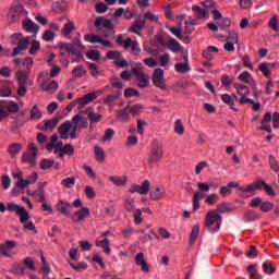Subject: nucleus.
I'll use <instances>...</instances> for the list:
<instances>
[{
  "mask_svg": "<svg viewBox=\"0 0 279 279\" xmlns=\"http://www.w3.org/2000/svg\"><path fill=\"white\" fill-rule=\"evenodd\" d=\"M94 26L98 35L86 34L84 40L90 43V45L99 44L104 47H112V43H110V40H114V24H112V21L99 16L96 19Z\"/></svg>",
  "mask_w": 279,
  "mask_h": 279,
  "instance_id": "nucleus-1",
  "label": "nucleus"
},
{
  "mask_svg": "<svg viewBox=\"0 0 279 279\" xmlns=\"http://www.w3.org/2000/svg\"><path fill=\"white\" fill-rule=\"evenodd\" d=\"M265 181L259 180L253 182L250 185L238 187V195L243 199H247L248 197H254L256 195V191H264L265 189Z\"/></svg>",
  "mask_w": 279,
  "mask_h": 279,
  "instance_id": "nucleus-2",
  "label": "nucleus"
},
{
  "mask_svg": "<svg viewBox=\"0 0 279 279\" xmlns=\"http://www.w3.org/2000/svg\"><path fill=\"white\" fill-rule=\"evenodd\" d=\"M205 227L209 232H218L221 228V215L217 210H209L206 215Z\"/></svg>",
  "mask_w": 279,
  "mask_h": 279,
  "instance_id": "nucleus-3",
  "label": "nucleus"
},
{
  "mask_svg": "<svg viewBox=\"0 0 279 279\" xmlns=\"http://www.w3.org/2000/svg\"><path fill=\"white\" fill-rule=\"evenodd\" d=\"M162 156H165V150L162 149V143L159 141H153L150 145V153L148 156V162L149 165H156V162H159L162 160Z\"/></svg>",
  "mask_w": 279,
  "mask_h": 279,
  "instance_id": "nucleus-4",
  "label": "nucleus"
},
{
  "mask_svg": "<svg viewBox=\"0 0 279 279\" xmlns=\"http://www.w3.org/2000/svg\"><path fill=\"white\" fill-rule=\"evenodd\" d=\"M13 45H17L13 49L12 56H19L21 51L27 50V47H29V37H23V34L15 33L12 35Z\"/></svg>",
  "mask_w": 279,
  "mask_h": 279,
  "instance_id": "nucleus-5",
  "label": "nucleus"
},
{
  "mask_svg": "<svg viewBox=\"0 0 279 279\" xmlns=\"http://www.w3.org/2000/svg\"><path fill=\"white\" fill-rule=\"evenodd\" d=\"M38 156V147L36 144L29 143L28 150L22 155V162H26L31 167H36V157Z\"/></svg>",
  "mask_w": 279,
  "mask_h": 279,
  "instance_id": "nucleus-6",
  "label": "nucleus"
},
{
  "mask_svg": "<svg viewBox=\"0 0 279 279\" xmlns=\"http://www.w3.org/2000/svg\"><path fill=\"white\" fill-rule=\"evenodd\" d=\"M153 84L161 90H167V84H165V70L160 68L154 70Z\"/></svg>",
  "mask_w": 279,
  "mask_h": 279,
  "instance_id": "nucleus-7",
  "label": "nucleus"
},
{
  "mask_svg": "<svg viewBox=\"0 0 279 279\" xmlns=\"http://www.w3.org/2000/svg\"><path fill=\"white\" fill-rule=\"evenodd\" d=\"M16 247V241L14 240H7L4 243L0 244V254L5 256L7 258L12 257V250Z\"/></svg>",
  "mask_w": 279,
  "mask_h": 279,
  "instance_id": "nucleus-8",
  "label": "nucleus"
},
{
  "mask_svg": "<svg viewBox=\"0 0 279 279\" xmlns=\"http://www.w3.org/2000/svg\"><path fill=\"white\" fill-rule=\"evenodd\" d=\"M161 47H167V49L172 51V53H180L184 51V47H182V44L175 40V38H170L167 43V46L165 45V41H161Z\"/></svg>",
  "mask_w": 279,
  "mask_h": 279,
  "instance_id": "nucleus-9",
  "label": "nucleus"
},
{
  "mask_svg": "<svg viewBox=\"0 0 279 279\" xmlns=\"http://www.w3.org/2000/svg\"><path fill=\"white\" fill-rule=\"evenodd\" d=\"M60 123V118H52L50 120H44L43 124H39V130L43 132H53Z\"/></svg>",
  "mask_w": 279,
  "mask_h": 279,
  "instance_id": "nucleus-10",
  "label": "nucleus"
},
{
  "mask_svg": "<svg viewBox=\"0 0 279 279\" xmlns=\"http://www.w3.org/2000/svg\"><path fill=\"white\" fill-rule=\"evenodd\" d=\"M71 128H73V124L69 120L59 125L58 132L62 141H68L71 137Z\"/></svg>",
  "mask_w": 279,
  "mask_h": 279,
  "instance_id": "nucleus-11",
  "label": "nucleus"
},
{
  "mask_svg": "<svg viewBox=\"0 0 279 279\" xmlns=\"http://www.w3.org/2000/svg\"><path fill=\"white\" fill-rule=\"evenodd\" d=\"M45 186H47V182H39L38 189L32 193V196L38 198L40 204H45L47 199V193L45 192Z\"/></svg>",
  "mask_w": 279,
  "mask_h": 279,
  "instance_id": "nucleus-12",
  "label": "nucleus"
},
{
  "mask_svg": "<svg viewBox=\"0 0 279 279\" xmlns=\"http://www.w3.org/2000/svg\"><path fill=\"white\" fill-rule=\"evenodd\" d=\"M70 123L72 125L70 130V138L75 141V138H77V132H82V129L80 128V116H74Z\"/></svg>",
  "mask_w": 279,
  "mask_h": 279,
  "instance_id": "nucleus-13",
  "label": "nucleus"
},
{
  "mask_svg": "<svg viewBox=\"0 0 279 279\" xmlns=\"http://www.w3.org/2000/svg\"><path fill=\"white\" fill-rule=\"evenodd\" d=\"M60 51H68V53H72V56H76V58H81L82 51L75 47L73 44H59Z\"/></svg>",
  "mask_w": 279,
  "mask_h": 279,
  "instance_id": "nucleus-14",
  "label": "nucleus"
},
{
  "mask_svg": "<svg viewBox=\"0 0 279 279\" xmlns=\"http://www.w3.org/2000/svg\"><path fill=\"white\" fill-rule=\"evenodd\" d=\"M87 217H90V210L87 207H83L82 209L74 213L72 216V221L77 223L80 221H84Z\"/></svg>",
  "mask_w": 279,
  "mask_h": 279,
  "instance_id": "nucleus-15",
  "label": "nucleus"
},
{
  "mask_svg": "<svg viewBox=\"0 0 279 279\" xmlns=\"http://www.w3.org/2000/svg\"><path fill=\"white\" fill-rule=\"evenodd\" d=\"M130 193H140V195H147L149 193V181L145 180L141 185H133Z\"/></svg>",
  "mask_w": 279,
  "mask_h": 279,
  "instance_id": "nucleus-16",
  "label": "nucleus"
},
{
  "mask_svg": "<svg viewBox=\"0 0 279 279\" xmlns=\"http://www.w3.org/2000/svg\"><path fill=\"white\" fill-rule=\"evenodd\" d=\"M23 27L29 34H38V32L40 31V26H38V24L33 22L32 20H24Z\"/></svg>",
  "mask_w": 279,
  "mask_h": 279,
  "instance_id": "nucleus-17",
  "label": "nucleus"
},
{
  "mask_svg": "<svg viewBox=\"0 0 279 279\" xmlns=\"http://www.w3.org/2000/svg\"><path fill=\"white\" fill-rule=\"evenodd\" d=\"M135 265L141 267L142 271H144L145 274H148L149 265H147V262H145V254L137 253V255L135 256Z\"/></svg>",
  "mask_w": 279,
  "mask_h": 279,
  "instance_id": "nucleus-18",
  "label": "nucleus"
},
{
  "mask_svg": "<svg viewBox=\"0 0 279 279\" xmlns=\"http://www.w3.org/2000/svg\"><path fill=\"white\" fill-rule=\"evenodd\" d=\"M130 47L134 56H138V53H141V47L138 46V41H134L132 40V38L125 39L124 49H130Z\"/></svg>",
  "mask_w": 279,
  "mask_h": 279,
  "instance_id": "nucleus-19",
  "label": "nucleus"
},
{
  "mask_svg": "<svg viewBox=\"0 0 279 279\" xmlns=\"http://www.w3.org/2000/svg\"><path fill=\"white\" fill-rule=\"evenodd\" d=\"M274 69H276V63L262 62L258 66V70L263 72L265 77H269Z\"/></svg>",
  "mask_w": 279,
  "mask_h": 279,
  "instance_id": "nucleus-20",
  "label": "nucleus"
},
{
  "mask_svg": "<svg viewBox=\"0 0 279 279\" xmlns=\"http://www.w3.org/2000/svg\"><path fill=\"white\" fill-rule=\"evenodd\" d=\"M184 62H179L174 64L177 73H189L191 71V65L189 64V58L183 57Z\"/></svg>",
  "mask_w": 279,
  "mask_h": 279,
  "instance_id": "nucleus-21",
  "label": "nucleus"
},
{
  "mask_svg": "<svg viewBox=\"0 0 279 279\" xmlns=\"http://www.w3.org/2000/svg\"><path fill=\"white\" fill-rule=\"evenodd\" d=\"M97 99V94L96 93H88L85 96L78 98V105L81 108H84V106H88L90 101H95Z\"/></svg>",
  "mask_w": 279,
  "mask_h": 279,
  "instance_id": "nucleus-22",
  "label": "nucleus"
},
{
  "mask_svg": "<svg viewBox=\"0 0 279 279\" xmlns=\"http://www.w3.org/2000/svg\"><path fill=\"white\" fill-rule=\"evenodd\" d=\"M86 113L90 125H93V123H99V121H101V118L104 117L101 116V113L94 112L93 108H87Z\"/></svg>",
  "mask_w": 279,
  "mask_h": 279,
  "instance_id": "nucleus-23",
  "label": "nucleus"
},
{
  "mask_svg": "<svg viewBox=\"0 0 279 279\" xmlns=\"http://www.w3.org/2000/svg\"><path fill=\"white\" fill-rule=\"evenodd\" d=\"M145 27V20H136L130 27V32L132 34H137V36H141V29Z\"/></svg>",
  "mask_w": 279,
  "mask_h": 279,
  "instance_id": "nucleus-24",
  "label": "nucleus"
},
{
  "mask_svg": "<svg viewBox=\"0 0 279 279\" xmlns=\"http://www.w3.org/2000/svg\"><path fill=\"white\" fill-rule=\"evenodd\" d=\"M23 5L21 4L14 5L10 9V16L13 22L20 19L21 14H23Z\"/></svg>",
  "mask_w": 279,
  "mask_h": 279,
  "instance_id": "nucleus-25",
  "label": "nucleus"
},
{
  "mask_svg": "<svg viewBox=\"0 0 279 279\" xmlns=\"http://www.w3.org/2000/svg\"><path fill=\"white\" fill-rule=\"evenodd\" d=\"M21 149H23V145L19 143H13L8 147V154H10L11 158L19 156L21 154Z\"/></svg>",
  "mask_w": 279,
  "mask_h": 279,
  "instance_id": "nucleus-26",
  "label": "nucleus"
},
{
  "mask_svg": "<svg viewBox=\"0 0 279 279\" xmlns=\"http://www.w3.org/2000/svg\"><path fill=\"white\" fill-rule=\"evenodd\" d=\"M69 208H71V204L64 202V201H59L57 204V210L61 213V215H65V217H69Z\"/></svg>",
  "mask_w": 279,
  "mask_h": 279,
  "instance_id": "nucleus-27",
  "label": "nucleus"
},
{
  "mask_svg": "<svg viewBox=\"0 0 279 279\" xmlns=\"http://www.w3.org/2000/svg\"><path fill=\"white\" fill-rule=\"evenodd\" d=\"M126 108L129 109V112L132 114V117H138V114L143 112V105L141 104L128 105Z\"/></svg>",
  "mask_w": 279,
  "mask_h": 279,
  "instance_id": "nucleus-28",
  "label": "nucleus"
},
{
  "mask_svg": "<svg viewBox=\"0 0 279 279\" xmlns=\"http://www.w3.org/2000/svg\"><path fill=\"white\" fill-rule=\"evenodd\" d=\"M165 193V187H156L155 190L150 191V198L154 201L162 199Z\"/></svg>",
  "mask_w": 279,
  "mask_h": 279,
  "instance_id": "nucleus-29",
  "label": "nucleus"
},
{
  "mask_svg": "<svg viewBox=\"0 0 279 279\" xmlns=\"http://www.w3.org/2000/svg\"><path fill=\"white\" fill-rule=\"evenodd\" d=\"M243 219L244 221L250 223L252 221H256L257 219H260V217L256 214V211L250 209L244 213Z\"/></svg>",
  "mask_w": 279,
  "mask_h": 279,
  "instance_id": "nucleus-30",
  "label": "nucleus"
},
{
  "mask_svg": "<svg viewBox=\"0 0 279 279\" xmlns=\"http://www.w3.org/2000/svg\"><path fill=\"white\" fill-rule=\"evenodd\" d=\"M138 88H147L149 86V76L141 74L136 77Z\"/></svg>",
  "mask_w": 279,
  "mask_h": 279,
  "instance_id": "nucleus-31",
  "label": "nucleus"
},
{
  "mask_svg": "<svg viewBox=\"0 0 279 279\" xmlns=\"http://www.w3.org/2000/svg\"><path fill=\"white\" fill-rule=\"evenodd\" d=\"M94 154L97 162H104L106 160V151L100 146H95Z\"/></svg>",
  "mask_w": 279,
  "mask_h": 279,
  "instance_id": "nucleus-32",
  "label": "nucleus"
},
{
  "mask_svg": "<svg viewBox=\"0 0 279 279\" xmlns=\"http://www.w3.org/2000/svg\"><path fill=\"white\" fill-rule=\"evenodd\" d=\"M63 147H64V144L62 142H56L54 144L46 145V149L48 151H53L54 149V154H58V151L62 153Z\"/></svg>",
  "mask_w": 279,
  "mask_h": 279,
  "instance_id": "nucleus-33",
  "label": "nucleus"
},
{
  "mask_svg": "<svg viewBox=\"0 0 279 279\" xmlns=\"http://www.w3.org/2000/svg\"><path fill=\"white\" fill-rule=\"evenodd\" d=\"M72 32H75V24L73 22L65 23L61 29L62 36H70Z\"/></svg>",
  "mask_w": 279,
  "mask_h": 279,
  "instance_id": "nucleus-34",
  "label": "nucleus"
},
{
  "mask_svg": "<svg viewBox=\"0 0 279 279\" xmlns=\"http://www.w3.org/2000/svg\"><path fill=\"white\" fill-rule=\"evenodd\" d=\"M119 97H121V93H117V94H110L108 95L106 98H104V104L105 106H112V104H114V101H117V99H119Z\"/></svg>",
  "mask_w": 279,
  "mask_h": 279,
  "instance_id": "nucleus-35",
  "label": "nucleus"
},
{
  "mask_svg": "<svg viewBox=\"0 0 279 279\" xmlns=\"http://www.w3.org/2000/svg\"><path fill=\"white\" fill-rule=\"evenodd\" d=\"M110 182H112L116 186H125L128 182L126 177H110Z\"/></svg>",
  "mask_w": 279,
  "mask_h": 279,
  "instance_id": "nucleus-36",
  "label": "nucleus"
},
{
  "mask_svg": "<svg viewBox=\"0 0 279 279\" xmlns=\"http://www.w3.org/2000/svg\"><path fill=\"white\" fill-rule=\"evenodd\" d=\"M119 121H130V109H128V107H125L124 109H121L120 111H118L117 114Z\"/></svg>",
  "mask_w": 279,
  "mask_h": 279,
  "instance_id": "nucleus-37",
  "label": "nucleus"
},
{
  "mask_svg": "<svg viewBox=\"0 0 279 279\" xmlns=\"http://www.w3.org/2000/svg\"><path fill=\"white\" fill-rule=\"evenodd\" d=\"M199 199H204V192H195L193 196V208L199 210Z\"/></svg>",
  "mask_w": 279,
  "mask_h": 279,
  "instance_id": "nucleus-38",
  "label": "nucleus"
},
{
  "mask_svg": "<svg viewBox=\"0 0 279 279\" xmlns=\"http://www.w3.org/2000/svg\"><path fill=\"white\" fill-rule=\"evenodd\" d=\"M221 99H222L223 104H227V106H230L231 110H233L234 112H238V109L234 108V99H232V96H230L228 94H223L221 96Z\"/></svg>",
  "mask_w": 279,
  "mask_h": 279,
  "instance_id": "nucleus-39",
  "label": "nucleus"
},
{
  "mask_svg": "<svg viewBox=\"0 0 279 279\" xmlns=\"http://www.w3.org/2000/svg\"><path fill=\"white\" fill-rule=\"evenodd\" d=\"M197 236H199V226L195 225L192 228V232L190 234V245H195V241H197Z\"/></svg>",
  "mask_w": 279,
  "mask_h": 279,
  "instance_id": "nucleus-40",
  "label": "nucleus"
},
{
  "mask_svg": "<svg viewBox=\"0 0 279 279\" xmlns=\"http://www.w3.org/2000/svg\"><path fill=\"white\" fill-rule=\"evenodd\" d=\"M89 73L93 77H99V75H102V72L100 71L99 66H97L96 63H87Z\"/></svg>",
  "mask_w": 279,
  "mask_h": 279,
  "instance_id": "nucleus-41",
  "label": "nucleus"
},
{
  "mask_svg": "<svg viewBox=\"0 0 279 279\" xmlns=\"http://www.w3.org/2000/svg\"><path fill=\"white\" fill-rule=\"evenodd\" d=\"M233 82L234 77H230L228 74H223L221 76V84L227 90L230 88V86H232Z\"/></svg>",
  "mask_w": 279,
  "mask_h": 279,
  "instance_id": "nucleus-42",
  "label": "nucleus"
},
{
  "mask_svg": "<svg viewBox=\"0 0 279 279\" xmlns=\"http://www.w3.org/2000/svg\"><path fill=\"white\" fill-rule=\"evenodd\" d=\"M31 119L33 121H38V119H43V112L38 109V106H34L31 110Z\"/></svg>",
  "mask_w": 279,
  "mask_h": 279,
  "instance_id": "nucleus-43",
  "label": "nucleus"
},
{
  "mask_svg": "<svg viewBox=\"0 0 279 279\" xmlns=\"http://www.w3.org/2000/svg\"><path fill=\"white\" fill-rule=\"evenodd\" d=\"M192 10L194 11V14L196 15V19H205L206 14H208L206 9H202L198 5L192 7Z\"/></svg>",
  "mask_w": 279,
  "mask_h": 279,
  "instance_id": "nucleus-44",
  "label": "nucleus"
},
{
  "mask_svg": "<svg viewBox=\"0 0 279 279\" xmlns=\"http://www.w3.org/2000/svg\"><path fill=\"white\" fill-rule=\"evenodd\" d=\"M262 267H263L264 274H267L268 276L276 274V267H274L270 264V262H264Z\"/></svg>",
  "mask_w": 279,
  "mask_h": 279,
  "instance_id": "nucleus-45",
  "label": "nucleus"
},
{
  "mask_svg": "<svg viewBox=\"0 0 279 279\" xmlns=\"http://www.w3.org/2000/svg\"><path fill=\"white\" fill-rule=\"evenodd\" d=\"M12 272L17 276H25V265L24 264H13Z\"/></svg>",
  "mask_w": 279,
  "mask_h": 279,
  "instance_id": "nucleus-46",
  "label": "nucleus"
},
{
  "mask_svg": "<svg viewBox=\"0 0 279 279\" xmlns=\"http://www.w3.org/2000/svg\"><path fill=\"white\" fill-rule=\"evenodd\" d=\"M17 215L20 217L21 223H25L29 220V214L27 213V209H25V207L19 209Z\"/></svg>",
  "mask_w": 279,
  "mask_h": 279,
  "instance_id": "nucleus-47",
  "label": "nucleus"
},
{
  "mask_svg": "<svg viewBox=\"0 0 279 279\" xmlns=\"http://www.w3.org/2000/svg\"><path fill=\"white\" fill-rule=\"evenodd\" d=\"M73 77H84L86 75V69L84 65H78L72 71Z\"/></svg>",
  "mask_w": 279,
  "mask_h": 279,
  "instance_id": "nucleus-48",
  "label": "nucleus"
},
{
  "mask_svg": "<svg viewBox=\"0 0 279 279\" xmlns=\"http://www.w3.org/2000/svg\"><path fill=\"white\" fill-rule=\"evenodd\" d=\"M217 202H219V194H215V193L209 194L205 199V204H208V206H215Z\"/></svg>",
  "mask_w": 279,
  "mask_h": 279,
  "instance_id": "nucleus-49",
  "label": "nucleus"
},
{
  "mask_svg": "<svg viewBox=\"0 0 279 279\" xmlns=\"http://www.w3.org/2000/svg\"><path fill=\"white\" fill-rule=\"evenodd\" d=\"M234 88L236 89L238 95H240V96L241 95H250V88H247V86H245V85L235 83Z\"/></svg>",
  "mask_w": 279,
  "mask_h": 279,
  "instance_id": "nucleus-50",
  "label": "nucleus"
},
{
  "mask_svg": "<svg viewBox=\"0 0 279 279\" xmlns=\"http://www.w3.org/2000/svg\"><path fill=\"white\" fill-rule=\"evenodd\" d=\"M54 38H56V33H53L51 29H47L44 32L43 40H45V43H53Z\"/></svg>",
  "mask_w": 279,
  "mask_h": 279,
  "instance_id": "nucleus-51",
  "label": "nucleus"
},
{
  "mask_svg": "<svg viewBox=\"0 0 279 279\" xmlns=\"http://www.w3.org/2000/svg\"><path fill=\"white\" fill-rule=\"evenodd\" d=\"M61 184L65 186V189H73L75 186V177L63 179Z\"/></svg>",
  "mask_w": 279,
  "mask_h": 279,
  "instance_id": "nucleus-52",
  "label": "nucleus"
},
{
  "mask_svg": "<svg viewBox=\"0 0 279 279\" xmlns=\"http://www.w3.org/2000/svg\"><path fill=\"white\" fill-rule=\"evenodd\" d=\"M16 78L19 84L27 85V73L20 70L16 72Z\"/></svg>",
  "mask_w": 279,
  "mask_h": 279,
  "instance_id": "nucleus-53",
  "label": "nucleus"
},
{
  "mask_svg": "<svg viewBox=\"0 0 279 279\" xmlns=\"http://www.w3.org/2000/svg\"><path fill=\"white\" fill-rule=\"evenodd\" d=\"M174 132L175 134H179V136H182V134H184V124H182V120L178 119L174 122Z\"/></svg>",
  "mask_w": 279,
  "mask_h": 279,
  "instance_id": "nucleus-54",
  "label": "nucleus"
},
{
  "mask_svg": "<svg viewBox=\"0 0 279 279\" xmlns=\"http://www.w3.org/2000/svg\"><path fill=\"white\" fill-rule=\"evenodd\" d=\"M269 166H270V169L272 171H275V173H278V171H279V162H278V160H276V157H274V155L269 156Z\"/></svg>",
  "mask_w": 279,
  "mask_h": 279,
  "instance_id": "nucleus-55",
  "label": "nucleus"
},
{
  "mask_svg": "<svg viewBox=\"0 0 279 279\" xmlns=\"http://www.w3.org/2000/svg\"><path fill=\"white\" fill-rule=\"evenodd\" d=\"M43 87H44V90H46V93L53 94L54 90H58V82L52 81L48 85H43Z\"/></svg>",
  "mask_w": 279,
  "mask_h": 279,
  "instance_id": "nucleus-56",
  "label": "nucleus"
},
{
  "mask_svg": "<svg viewBox=\"0 0 279 279\" xmlns=\"http://www.w3.org/2000/svg\"><path fill=\"white\" fill-rule=\"evenodd\" d=\"M37 51H40V41L33 40L28 53L35 56Z\"/></svg>",
  "mask_w": 279,
  "mask_h": 279,
  "instance_id": "nucleus-57",
  "label": "nucleus"
},
{
  "mask_svg": "<svg viewBox=\"0 0 279 279\" xmlns=\"http://www.w3.org/2000/svg\"><path fill=\"white\" fill-rule=\"evenodd\" d=\"M171 61V56L169 53L161 54L159 57V66H167Z\"/></svg>",
  "mask_w": 279,
  "mask_h": 279,
  "instance_id": "nucleus-58",
  "label": "nucleus"
},
{
  "mask_svg": "<svg viewBox=\"0 0 279 279\" xmlns=\"http://www.w3.org/2000/svg\"><path fill=\"white\" fill-rule=\"evenodd\" d=\"M53 160L52 159H43L40 162V169H43V171H47V169H51V167H53Z\"/></svg>",
  "mask_w": 279,
  "mask_h": 279,
  "instance_id": "nucleus-59",
  "label": "nucleus"
},
{
  "mask_svg": "<svg viewBox=\"0 0 279 279\" xmlns=\"http://www.w3.org/2000/svg\"><path fill=\"white\" fill-rule=\"evenodd\" d=\"M246 95H241L240 98L236 97V95H233L235 101H239V104H241L242 106L245 104H254V100H252L251 98L245 97Z\"/></svg>",
  "mask_w": 279,
  "mask_h": 279,
  "instance_id": "nucleus-60",
  "label": "nucleus"
},
{
  "mask_svg": "<svg viewBox=\"0 0 279 279\" xmlns=\"http://www.w3.org/2000/svg\"><path fill=\"white\" fill-rule=\"evenodd\" d=\"M274 208V203L271 202H262V205H260V210L262 213H269L270 210H272Z\"/></svg>",
  "mask_w": 279,
  "mask_h": 279,
  "instance_id": "nucleus-61",
  "label": "nucleus"
},
{
  "mask_svg": "<svg viewBox=\"0 0 279 279\" xmlns=\"http://www.w3.org/2000/svg\"><path fill=\"white\" fill-rule=\"evenodd\" d=\"M124 208L126 213H134V198L125 199Z\"/></svg>",
  "mask_w": 279,
  "mask_h": 279,
  "instance_id": "nucleus-62",
  "label": "nucleus"
},
{
  "mask_svg": "<svg viewBox=\"0 0 279 279\" xmlns=\"http://www.w3.org/2000/svg\"><path fill=\"white\" fill-rule=\"evenodd\" d=\"M218 213H221V214L232 213V208H230V204L222 203L218 205Z\"/></svg>",
  "mask_w": 279,
  "mask_h": 279,
  "instance_id": "nucleus-63",
  "label": "nucleus"
},
{
  "mask_svg": "<svg viewBox=\"0 0 279 279\" xmlns=\"http://www.w3.org/2000/svg\"><path fill=\"white\" fill-rule=\"evenodd\" d=\"M202 5L205 8V11L208 12H213V10H215V1L213 0H207L205 2H202Z\"/></svg>",
  "mask_w": 279,
  "mask_h": 279,
  "instance_id": "nucleus-64",
  "label": "nucleus"
}]
</instances>
